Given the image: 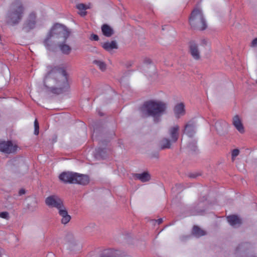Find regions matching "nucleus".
I'll return each instance as SVG.
<instances>
[{
    "label": "nucleus",
    "instance_id": "1",
    "mask_svg": "<svg viewBox=\"0 0 257 257\" xmlns=\"http://www.w3.org/2000/svg\"><path fill=\"white\" fill-rule=\"evenodd\" d=\"M51 81L55 83L56 87L52 88L53 92L61 93L68 90L69 88L67 74L64 69L54 68L49 71L45 77L44 85L49 87Z\"/></svg>",
    "mask_w": 257,
    "mask_h": 257
},
{
    "label": "nucleus",
    "instance_id": "2",
    "mask_svg": "<svg viewBox=\"0 0 257 257\" xmlns=\"http://www.w3.org/2000/svg\"><path fill=\"white\" fill-rule=\"evenodd\" d=\"M71 32L64 25L59 24L54 25L44 41V44L47 49H50L53 43L57 44L66 42Z\"/></svg>",
    "mask_w": 257,
    "mask_h": 257
},
{
    "label": "nucleus",
    "instance_id": "3",
    "mask_svg": "<svg viewBox=\"0 0 257 257\" xmlns=\"http://www.w3.org/2000/svg\"><path fill=\"white\" fill-rule=\"evenodd\" d=\"M166 104L163 101L149 100L145 101L140 108L141 112L144 116H152L155 121L165 112Z\"/></svg>",
    "mask_w": 257,
    "mask_h": 257
},
{
    "label": "nucleus",
    "instance_id": "4",
    "mask_svg": "<svg viewBox=\"0 0 257 257\" xmlns=\"http://www.w3.org/2000/svg\"><path fill=\"white\" fill-rule=\"evenodd\" d=\"M12 3L6 15L7 23L12 26L18 24L22 20L25 7L21 0H11Z\"/></svg>",
    "mask_w": 257,
    "mask_h": 257
},
{
    "label": "nucleus",
    "instance_id": "5",
    "mask_svg": "<svg viewBox=\"0 0 257 257\" xmlns=\"http://www.w3.org/2000/svg\"><path fill=\"white\" fill-rule=\"evenodd\" d=\"M45 203L49 207H55L59 210V215L62 217L61 222L64 224L68 223L71 216L63 205L61 199L57 195H51L46 198Z\"/></svg>",
    "mask_w": 257,
    "mask_h": 257
},
{
    "label": "nucleus",
    "instance_id": "6",
    "mask_svg": "<svg viewBox=\"0 0 257 257\" xmlns=\"http://www.w3.org/2000/svg\"><path fill=\"white\" fill-rule=\"evenodd\" d=\"M60 181L64 183L86 185L89 182L88 176L71 172H64L59 176Z\"/></svg>",
    "mask_w": 257,
    "mask_h": 257
},
{
    "label": "nucleus",
    "instance_id": "7",
    "mask_svg": "<svg viewBox=\"0 0 257 257\" xmlns=\"http://www.w3.org/2000/svg\"><path fill=\"white\" fill-rule=\"evenodd\" d=\"M168 134L170 139L164 138L160 142L159 146L162 150L171 148L172 144L177 141L179 137V126L175 125L170 127Z\"/></svg>",
    "mask_w": 257,
    "mask_h": 257
},
{
    "label": "nucleus",
    "instance_id": "8",
    "mask_svg": "<svg viewBox=\"0 0 257 257\" xmlns=\"http://www.w3.org/2000/svg\"><path fill=\"white\" fill-rule=\"evenodd\" d=\"M189 23L192 27L200 30H204L207 27L202 12L197 9H194L192 12L189 18Z\"/></svg>",
    "mask_w": 257,
    "mask_h": 257
},
{
    "label": "nucleus",
    "instance_id": "9",
    "mask_svg": "<svg viewBox=\"0 0 257 257\" xmlns=\"http://www.w3.org/2000/svg\"><path fill=\"white\" fill-rule=\"evenodd\" d=\"M38 22L37 13L35 11L30 12L23 23V30L26 32L35 29Z\"/></svg>",
    "mask_w": 257,
    "mask_h": 257
},
{
    "label": "nucleus",
    "instance_id": "10",
    "mask_svg": "<svg viewBox=\"0 0 257 257\" xmlns=\"http://www.w3.org/2000/svg\"><path fill=\"white\" fill-rule=\"evenodd\" d=\"M18 149V146L14 145L11 141H3L0 142V152L5 154L15 153Z\"/></svg>",
    "mask_w": 257,
    "mask_h": 257
},
{
    "label": "nucleus",
    "instance_id": "11",
    "mask_svg": "<svg viewBox=\"0 0 257 257\" xmlns=\"http://www.w3.org/2000/svg\"><path fill=\"white\" fill-rule=\"evenodd\" d=\"M195 123L190 121L186 124L184 133L189 137H192L195 133Z\"/></svg>",
    "mask_w": 257,
    "mask_h": 257
},
{
    "label": "nucleus",
    "instance_id": "12",
    "mask_svg": "<svg viewBox=\"0 0 257 257\" xmlns=\"http://www.w3.org/2000/svg\"><path fill=\"white\" fill-rule=\"evenodd\" d=\"M190 52L192 57L196 60L200 59V53L197 45L193 42L190 43Z\"/></svg>",
    "mask_w": 257,
    "mask_h": 257
},
{
    "label": "nucleus",
    "instance_id": "13",
    "mask_svg": "<svg viewBox=\"0 0 257 257\" xmlns=\"http://www.w3.org/2000/svg\"><path fill=\"white\" fill-rule=\"evenodd\" d=\"M185 106L183 103L177 104L174 107V112L177 117L185 114Z\"/></svg>",
    "mask_w": 257,
    "mask_h": 257
},
{
    "label": "nucleus",
    "instance_id": "14",
    "mask_svg": "<svg viewBox=\"0 0 257 257\" xmlns=\"http://www.w3.org/2000/svg\"><path fill=\"white\" fill-rule=\"evenodd\" d=\"M232 123L238 132H239L240 133H243L244 132V128L243 125L238 115H235L233 117Z\"/></svg>",
    "mask_w": 257,
    "mask_h": 257
},
{
    "label": "nucleus",
    "instance_id": "15",
    "mask_svg": "<svg viewBox=\"0 0 257 257\" xmlns=\"http://www.w3.org/2000/svg\"><path fill=\"white\" fill-rule=\"evenodd\" d=\"M227 219L229 224L232 226L239 225L241 223V220L236 215H230L227 217Z\"/></svg>",
    "mask_w": 257,
    "mask_h": 257
},
{
    "label": "nucleus",
    "instance_id": "16",
    "mask_svg": "<svg viewBox=\"0 0 257 257\" xmlns=\"http://www.w3.org/2000/svg\"><path fill=\"white\" fill-rule=\"evenodd\" d=\"M102 47L106 51L109 52L111 51L113 49H117L118 48L117 43L115 41L105 42L102 44Z\"/></svg>",
    "mask_w": 257,
    "mask_h": 257
},
{
    "label": "nucleus",
    "instance_id": "17",
    "mask_svg": "<svg viewBox=\"0 0 257 257\" xmlns=\"http://www.w3.org/2000/svg\"><path fill=\"white\" fill-rule=\"evenodd\" d=\"M101 30L103 35L107 37H111L113 34V29L107 24H104L102 26Z\"/></svg>",
    "mask_w": 257,
    "mask_h": 257
},
{
    "label": "nucleus",
    "instance_id": "18",
    "mask_svg": "<svg viewBox=\"0 0 257 257\" xmlns=\"http://www.w3.org/2000/svg\"><path fill=\"white\" fill-rule=\"evenodd\" d=\"M57 45L63 54L68 55L70 53L71 48L69 45L66 44L65 42H61Z\"/></svg>",
    "mask_w": 257,
    "mask_h": 257
},
{
    "label": "nucleus",
    "instance_id": "19",
    "mask_svg": "<svg viewBox=\"0 0 257 257\" xmlns=\"http://www.w3.org/2000/svg\"><path fill=\"white\" fill-rule=\"evenodd\" d=\"M135 177L143 182H147L150 179V176L147 172H144L141 174H136Z\"/></svg>",
    "mask_w": 257,
    "mask_h": 257
},
{
    "label": "nucleus",
    "instance_id": "20",
    "mask_svg": "<svg viewBox=\"0 0 257 257\" xmlns=\"http://www.w3.org/2000/svg\"><path fill=\"white\" fill-rule=\"evenodd\" d=\"M119 251L113 249H108L101 257H119Z\"/></svg>",
    "mask_w": 257,
    "mask_h": 257
},
{
    "label": "nucleus",
    "instance_id": "21",
    "mask_svg": "<svg viewBox=\"0 0 257 257\" xmlns=\"http://www.w3.org/2000/svg\"><path fill=\"white\" fill-rule=\"evenodd\" d=\"M193 234L196 237H200L204 235L206 232L197 226H194L192 230Z\"/></svg>",
    "mask_w": 257,
    "mask_h": 257
},
{
    "label": "nucleus",
    "instance_id": "22",
    "mask_svg": "<svg viewBox=\"0 0 257 257\" xmlns=\"http://www.w3.org/2000/svg\"><path fill=\"white\" fill-rule=\"evenodd\" d=\"M93 63L96 65L101 71H104L106 69V65L105 62L102 61L95 60L93 61Z\"/></svg>",
    "mask_w": 257,
    "mask_h": 257
},
{
    "label": "nucleus",
    "instance_id": "23",
    "mask_svg": "<svg viewBox=\"0 0 257 257\" xmlns=\"http://www.w3.org/2000/svg\"><path fill=\"white\" fill-rule=\"evenodd\" d=\"M77 9L79 11V14L82 16H84L86 14V10L87 8L86 6L83 4H79L76 6Z\"/></svg>",
    "mask_w": 257,
    "mask_h": 257
},
{
    "label": "nucleus",
    "instance_id": "24",
    "mask_svg": "<svg viewBox=\"0 0 257 257\" xmlns=\"http://www.w3.org/2000/svg\"><path fill=\"white\" fill-rule=\"evenodd\" d=\"M34 127H35V131L34 134L36 135H38L39 134V122L37 119H35L34 121Z\"/></svg>",
    "mask_w": 257,
    "mask_h": 257
},
{
    "label": "nucleus",
    "instance_id": "25",
    "mask_svg": "<svg viewBox=\"0 0 257 257\" xmlns=\"http://www.w3.org/2000/svg\"><path fill=\"white\" fill-rule=\"evenodd\" d=\"M239 151L238 149H234L231 153L232 160L233 161L236 156L239 155Z\"/></svg>",
    "mask_w": 257,
    "mask_h": 257
},
{
    "label": "nucleus",
    "instance_id": "26",
    "mask_svg": "<svg viewBox=\"0 0 257 257\" xmlns=\"http://www.w3.org/2000/svg\"><path fill=\"white\" fill-rule=\"evenodd\" d=\"M0 217L4 219L9 218V213L8 212H2L0 213Z\"/></svg>",
    "mask_w": 257,
    "mask_h": 257
},
{
    "label": "nucleus",
    "instance_id": "27",
    "mask_svg": "<svg viewBox=\"0 0 257 257\" xmlns=\"http://www.w3.org/2000/svg\"><path fill=\"white\" fill-rule=\"evenodd\" d=\"M91 40L94 41H98L99 39L98 36L95 34H92L91 35L90 37Z\"/></svg>",
    "mask_w": 257,
    "mask_h": 257
},
{
    "label": "nucleus",
    "instance_id": "28",
    "mask_svg": "<svg viewBox=\"0 0 257 257\" xmlns=\"http://www.w3.org/2000/svg\"><path fill=\"white\" fill-rule=\"evenodd\" d=\"M251 46L253 47L257 46V38L254 39L251 43Z\"/></svg>",
    "mask_w": 257,
    "mask_h": 257
},
{
    "label": "nucleus",
    "instance_id": "29",
    "mask_svg": "<svg viewBox=\"0 0 257 257\" xmlns=\"http://www.w3.org/2000/svg\"><path fill=\"white\" fill-rule=\"evenodd\" d=\"M25 193V190L23 189H21L20 191H19V194L20 195H23Z\"/></svg>",
    "mask_w": 257,
    "mask_h": 257
},
{
    "label": "nucleus",
    "instance_id": "30",
    "mask_svg": "<svg viewBox=\"0 0 257 257\" xmlns=\"http://www.w3.org/2000/svg\"><path fill=\"white\" fill-rule=\"evenodd\" d=\"M157 221L158 222V224H160L163 222V219L162 218H160L158 219Z\"/></svg>",
    "mask_w": 257,
    "mask_h": 257
},
{
    "label": "nucleus",
    "instance_id": "31",
    "mask_svg": "<svg viewBox=\"0 0 257 257\" xmlns=\"http://www.w3.org/2000/svg\"><path fill=\"white\" fill-rule=\"evenodd\" d=\"M13 161H13V160H11V161H9V163H10V164H11V163H12V162H13Z\"/></svg>",
    "mask_w": 257,
    "mask_h": 257
}]
</instances>
